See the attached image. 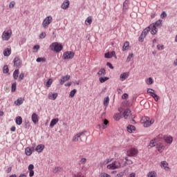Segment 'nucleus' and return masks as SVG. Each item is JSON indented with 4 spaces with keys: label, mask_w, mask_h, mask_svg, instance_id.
Here are the masks:
<instances>
[{
    "label": "nucleus",
    "mask_w": 177,
    "mask_h": 177,
    "mask_svg": "<svg viewBox=\"0 0 177 177\" xmlns=\"http://www.w3.org/2000/svg\"><path fill=\"white\" fill-rule=\"evenodd\" d=\"M49 48L50 50H53V52H55V53H59V52L63 50V45L58 42L52 43Z\"/></svg>",
    "instance_id": "f257e3e1"
},
{
    "label": "nucleus",
    "mask_w": 177,
    "mask_h": 177,
    "mask_svg": "<svg viewBox=\"0 0 177 177\" xmlns=\"http://www.w3.org/2000/svg\"><path fill=\"white\" fill-rule=\"evenodd\" d=\"M108 169H118V168H121V162L118 160H115L111 164H109L106 166Z\"/></svg>",
    "instance_id": "f03ea898"
},
{
    "label": "nucleus",
    "mask_w": 177,
    "mask_h": 177,
    "mask_svg": "<svg viewBox=\"0 0 177 177\" xmlns=\"http://www.w3.org/2000/svg\"><path fill=\"white\" fill-rule=\"evenodd\" d=\"M153 124H154L153 118L150 119V118H149V117L145 118V119H144L145 128H149V127H151V125H153Z\"/></svg>",
    "instance_id": "7ed1b4c3"
},
{
    "label": "nucleus",
    "mask_w": 177,
    "mask_h": 177,
    "mask_svg": "<svg viewBox=\"0 0 177 177\" xmlns=\"http://www.w3.org/2000/svg\"><path fill=\"white\" fill-rule=\"evenodd\" d=\"M74 57V53L73 51H66L63 53L62 59L64 60L71 59Z\"/></svg>",
    "instance_id": "20e7f679"
},
{
    "label": "nucleus",
    "mask_w": 177,
    "mask_h": 177,
    "mask_svg": "<svg viewBox=\"0 0 177 177\" xmlns=\"http://www.w3.org/2000/svg\"><path fill=\"white\" fill-rule=\"evenodd\" d=\"M12 37V30L4 31L2 33L1 39L3 41H9Z\"/></svg>",
    "instance_id": "39448f33"
},
{
    "label": "nucleus",
    "mask_w": 177,
    "mask_h": 177,
    "mask_svg": "<svg viewBox=\"0 0 177 177\" xmlns=\"http://www.w3.org/2000/svg\"><path fill=\"white\" fill-rule=\"evenodd\" d=\"M52 20H53L52 16H48L47 17H46L42 22V26L44 27V28H46L48 26H49V24L52 23Z\"/></svg>",
    "instance_id": "423d86ee"
},
{
    "label": "nucleus",
    "mask_w": 177,
    "mask_h": 177,
    "mask_svg": "<svg viewBox=\"0 0 177 177\" xmlns=\"http://www.w3.org/2000/svg\"><path fill=\"white\" fill-rule=\"evenodd\" d=\"M138 154V149L136 148H131L127 150V155L129 157H135Z\"/></svg>",
    "instance_id": "0eeeda50"
},
{
    "label": "nucleus",
    "mask_w": 177,
    "mask_h": 177,
    "mask_svg": "<svg viewBox=\"0 0 177 177\" xmlns=\"http://www.w3.org/2000/svg\"><path fill=\"white\" fill-rule=\"evenodd\" d=\"M149 27L150 28L151 34L152 35H156L157 32H158V29H157L156 26H154L152 24H151Z\"/></svg>",
    "instance_id": "6e6552de"
},
{
    "label": "nucleus",
    "mask_w": 177,
    "mask_h": 177,
    "mask_svg": "<svg viewBox=\"0 0 177 177\" xmlns=\"http://www.w3.org/2000/svg\"><path fill=\"white\" fill-rule=\"evenodd\" d=\"M163 139L167 145H171L172 142H174V138L171 136H164Z\"/></svg>",
    "instance_id": "1a4fd4ad"
},
{
    "label": "nucleus",
    "mask_w": 177,
    "mask_h": 177,
    "mask_svg": "<svg viewBox=\"0 0 177 177\" xmlns=\"http://www.w3.org/2000/svg\"><path fill=\"white\" fill-rule=\"evenodd\" d=\"M85 132H86V131H82V132L78 133L76 135H75L73 138V142H78L80 140V138H81V136H82V135H84V133H85Z\"/></svg>",
    "instance_id": "9d476101"
},
{
    "label": "nucleus",
    "mask_w": 177,
    "mask_h": 177,
    "mask_svg": "<svg viewBox=\"0 0 177 177\" xmlns=\"http://www.w3.org/2000/svg\"><path fill=\"white\" fill-rule=\"evenodd\" d=\"M131 115L132 114L131 113V110H129V109H127L124 111L123 117L124 118H125V120H128V118H129V117H131Z\"/></svg>",
    "instance_id": "9b49d317"
},
{
    "label": "nucleus",
    "mask_w": 177,
    "mask_h": 177,
    "mask_svg": "<svg viewBox=\"0 0 177 177\" xmlns=\"http://www.w3.org/2000/svg\"><path fill=\"white\" fill-rule=\"evenodd\" d=\"M68 6H70V1L64 0V1L61 5V8L66 10V9H68Z\"/></svg>",
    "instance_id": "f8f14e48"
},
{
    "label": "nucleus",
    "mask_w": 177,
    "mask_h": 177,
    "mask_svg": "<svg viewBox=\"0 0 177 177\" xmlns=\"http://www.w3.org/2000/svg\"><path fill=\"white\" fill-rule=\"evenodd\" d=\"M129 9V0H125L122 6V11L127 12Z\"/></svg>",
    "instance_id": "ddd939ff"
},
{
    "label": "nucleus",
    "mask_w": 177,
    "mask_h": 177,
    "mask_svg": "<svg viewBox=\"0 0 177 177\" xmlns=\"http://www.w3.org/2000/svg\"><path fill=\"white\" fill-rule=\"evenodd\" d=\"M128 77H129V72H125L120 74V80L122 82H124L125 80H127V78H128Z\"/></svg>",
    "instance_id": "4468645a"
},
{
    "label": "nucleus",
    "mask_w": 177,
    "mask_h": 177,
    "mask_svg": "<svg viewBox=\"0 0 177 177\" xmlns=\"http://www.w3.org/2000/svg\"><path fill=\"white\" fill-rule=\"evenodd\" d=\"M107 125H109V120L106 119H102V125L99 124L98 127L100 128H102V129H106V128H107Z\"/></svg>",
    "instance_id": "2eb2a0df"
},
{
    "label": "nucleus",
    "mask_w": 177,
    "mask_h": 177,
    "mask_svg": "<svg viewBox=\"0 0 177 177\" xmlns=\"http://www.w3.org/2000/svg\"><path fill=\"white\" fill-rule=\"evenodd\" d=\"M68 80H70V75H66V76H63L60 81H59V84L60 85H63L64 84V82H67V81H68Z\"/></svg>",
    "instance_id": "dca6fc26"
},
{
    "label": "nucleus",
    "mask_w": 177,
    "mask_h": 177,
    "mask_svg": "<svg viewBox=\"0 0 177 177\" xmlns=\"http://www.w3.org/2000/svg\"><path fill=\"white\" fill-rule=\"evenodd\" d=\"M14 66L15 67H19V66H21V61L20 60L19 57H16L14 59Z\"/></svg>",
    "instance_id": "f3484780"
},
{
    "label": "nucleus",
    "mask_w": 177,
    "mask_h": 177,
    "mask_svg": "<svg viewBox=\"0 0 177 177\" xmlns=\"http://www.w3.org/2000/svg\"><path fill=\"white\" fill-rule=\"evenodd\" d=\"M115 57V51H112L111 53H106L104 54V57L106 59H111V57Z\"/></svg>",
    "instance_id": "a211bd4d"
},
{
    "label": "nucleus",
    "mask_w": 177,
    "mask_h": 177,
    "mask_svg": "<svg viewBox=\"0 0 177 177\" xmlns=\"http://www.w3.org/2000/svg\"><path fill=\"white\" fill-rule=\"evenodd\" d=\"M32 121L34 124H37L38 121H39V118L38 117V115H37V113H34L32 114Z\"/></svg>",
    "instance_id": "6ab92c4d"
},
{
    "label": "nucleus",
    "mask_w": 177,
    "mask_h": 177,
    "mask_svg": "<svg viewBox=\"0 0 177 177\" xmlns=\"http://www.w3.org/2000/svg\"><path fill=\"white\" fill-rule=\"evenodd\" d=\"M23 103H24V99L23 97L18 98L15 101V104H16V106H21Z\"/></svg>",
    "instance_id": "aec40b11"
},
{
    "label": "nucleus",
    "mask_w": 177,
    "mask_h": 177,
    "mask_svg": "<svg viewBox=\"0 0 177 177\" xmlns=\"http://www.w3.org/2000/svg\"><path fill=\"white\" fill-rule=\"evenodd\" d=\"M127 132H129V133H132L133 131H136V128L135 127V126L131 125V124H129L127 126Z\"/></svg>",
    "instance_id": "412c9836"
},
{
    "label": "nucleus",
    "mask_w": 177,
    "mask_h": 177,
    "mask_svg": "<svg viewBox=\"0 0 177 177\" xmlns=\"http://www.w3.org/2000/svg\"><path fill=\"white\" fill-rule=\"evenodd\" d=\"M45 149V145H39L37 146L35 150L37 153H42L43 150Z\"/></svg>",
    "instance_id": "4be33fe9"
},
{
    "label": "nucleus",
    "mask_w": 177,
    "mask_h": 177,
    "mask_svg": "<svg viewBox=\"0 0 177 177\" xmlns=\"http://www.w3.org/2000/svg\"><path fill=\"white\" fill-rule=\"evenodd\" d=\"M98 77H104L106 75V69L104 68H102L98 72H97Z\"/></svg>",
    "instance_id": "5701e85b"
},
{
    "label": "nucleus",
    "mask_w": 177,
    "mask_h": 177,
    "mask_svg": "<svg viewBox=\"0 0 177 177\" xmlns=\"http://www.w3.org/2000/svg\"><path fill=\"white\" fill-rule=\"evenodd\" d=\"M3 56L8 57L10 56V54L12 53V49L11 48H6L3 52Z\"/></svg>",
    "instance_id": "b1692460"
},
{
    "label": "nucleus",
    "mask_w": 177,
    "mask_h": 177,
    "mask_svg": "<svg viewBox=\"0 0 177 177\" xmlns=\"http://www.w3.org/2000/svg\"><path fill=\"white\" fill-rule=\"evenodd\" d=\"M57 122H59V118L53 119L50 123V128H53V127L55 126Z\"/></svg>",
    "instance_id": "393cba45"
},
{
    "label": "nucleus",
    "mask_w": 177,
    "mask_h": 177,
    "mask_svg": "<svg viewBox=\"0 0 177 177\" xmlns=\"http://www.w3.org/2000/svg\"><path fill=\"white\" fill-rule=\"evenodd\" d=\"M57 97V93L48 94V99H50V100H56Z\"/></svg>",
    "instance_id": "a878e982"
},
{
    "label": "nucleus",
    "mask_w": 177,
    "mask_h": 177,
    "mask_svg": "<svg viewBox=\"0 0 177 177\" xmlns=\"http://www.w3.org/2000/svg\"><path fill=\"white\" fill-rule=\"evenodd\" d=\"M155 27H161L162 26V20L158 19L155 23L151 24Z\"/></svg>",
    "instance_id": "bb28decb"
},
{
    "label": "nucleus",
    "mask_w": 177,
    "mask_h": 177,
    "mask_svg": "<svg viewBox=\"0 0 177 177\" xmlns=\"http://www.w3.org/2000/svg\"><path fill=\"white\" fill-rule=\"evenodd\" d=\"M109 80H110V77H109L101 76L99 78V81L101 84H104V82H106V81H109Z\"/></svg>",
    "instance_id": "cd10ccee"
},
{
    "label": "nucleus",
    "mask_w": 177,
    "mask_h": 177,
    "mask_svg": "<svg viewBox=\"0 0 177 177\" xmlns=\"http://www.w3.org/2000/svg\"><path fill=\"white\" fill-rule=\"evenodd\" d=\"M15 122L17 125H21V124H23V118H21V116H17L16 118Z\"/></svg>",
    "instance_id": "c85d7f7f"
},
{
    "label": "nucleus",
    "mask_w": 177,
    "mask_h": 177,
    "mask_svg": "<svg viewBox=\"0 0 177 177\" xmlns=\"http://www.w3.org/2000/svg\"><path fill=\"white\" fill-rule=\"evenodd\" d=\"M19 74H20L19 69H16L12 74L14 80H17L19 78Z\"/></svg>",
    "instance_id": "c756f323"
},
{
    "label": "nucleus",
    "mask_w": 177,
    "mask_h": 177,
    "mask_svg": "<svg viewBox=\"0 0 177 177\" xmlns=\"http://www.w3.org/2000/svg\"><path fill=\"white\" fill-rule=\"evenodd\" d=\"M156 149L158 150V151H161V150H162L163 147H164V144L161 143V142H158L156 144Z\"/></svg>",
    "instance_id": "7c9ffc66"
},
{
    "label": "nucleus",
    "mask_w": 177,
    "mask_h": 177,
    "mask_svg": "<svg viewBox=\"0 0 177 177\" xmlns=\"http://www.w3.org/2000/svg\"><path fill=\"white\" fill-rule=\"evenodd\" d=\"M150 31V27H147L145 29L143 30L142 35H144V37H146L147 34H149V32Z\"/></svg>",
    "instance_id": "2f4dec72"
},
{
    "label": "nucleus",
    "mask_w": 177,
    "mask_h": 177,
    "mask_svg": "<svg viewBox=\"0 0 177 177\" xmlns=\"http://www.w3.org/2000/svg\"><path fill=\"white\" fill-rule=\"evenodd\" d=\"M161 167H162L165 171H168V169H169V167H168V163H167V162L163 161L161 162Z\"/></svg>",
    "instance_id": "473e14b6"
},
{
    "label": "nucleus",
    "mask_w": 177,
    "mask_h": 177,
    "mask_svg": "<svg viewBox=\"0 0 177 177\" xmlns=\"http://www.w3.org/2000/svg\"><path fill=\"white\" fill-rule=\"evenodd\" d=\"M25 153H26V156H30L31 154H32V149L30 147H27L25 149Z\"/></svg>",
    "instance_id": "72a5a7b5"
},
{
    "label": "nucleus",
    "mask_w": 177,
    "mask_h": 177,
    "mask_svg": "<svg viewBox=\"0 0 177 177\" xmlns=\"http://www.w3.org/2000/svg\"><path fill=\"white\" fill-rule=\"evenodd\" d=\"M85 24L86 26L92 24V17L89 16L85 21Z\"/></svg>",
    "instance_id": "f704fd0d"
},
{
    "label": "nucleus",
    "mask_w": 177,
    "mask_h": 177,
    "mask_svg": "<svg viewBox=\"0 0 177 177\" xmlns=\"http://www.w3.org/2000/svg\"><path fill=\"white\" fill-rule=\"evenodd\" d=\"M113 118L115 121H120L121 120V113H115Z\"/></svg>",
    "instance_id": "c9c22d12"
},
{
    "label": "nucleus",
    "mask_w": 177,
    "mask_h": 177,
    "mask_svg": "<svg viewBox=\"0 0 177 177\" xmlns=\"http://www.w3.org/2000/svg\"><path fill=\"white\" fill-rule=\"evenodd\" d=\"M128 48H129V41H126L122 47V50L123 52H125V50H127V49H128Z\"/></svg>",
    "instance_id": "e433bc0d"
},
{
    "label": "nucleus",
    "mask_w": 177,
    "mask_h": 177,
    "mask_svg": "<svg viewBox=\"0 0 177 177\" xmlns=\"http://www.w3.org/2000/svg\"><path fill=\"white\" fill-rule=\"evenodd\" d=\"M110 102V98L109 97H106L104 99V106H105L106 107H107V106H109V103Z\"/></svg>",
    "instance_id": "4c0bfd02"
},
{
    "label": "nucleus",
    "mask_w": 177,
    "mask_h": 177,
    "mask_svg": "<svg viewBox=\"0 0 177 177\" xmlns=\"http://www.w3.org/2000/svg\"><path fill=\"white\" fill-rule=\"evenodd\" d=\"M157 145V142H156V139L151 140L150 141L149 146L150 147H155Z\"/></svg>",
    "instance_id": "58836bf2"
},
{
    "label": "nucleus",
    "mask_w": 177,
    "mask_h": 177,
    "mask_svg": "<svg viewBox=\"0 0 177 177\" xmlns=\"http://www.w3.org/2000/svg\"><path fill=\"white\" fill-rule=\"evenodd\" d=\"M36 62L37 63H41V62H42L43 63H45V62H46V58H45V57H38L36 59Z\"/></svg>",
    "instance_id": "ea45409f"
},
{
    "label": "nucleus",
    "mask_w": 177,
    "mask_h": 177,
    "mask_svg": "<svg viewBox=\"0 0 177 177\" xmlns=\"http://www.w3.org/2000/svg\"><path fill=\"white\" fill-rule=\"evenodd\" d=\"M3 74H8V73H9V67H8V65H5L3 66Z\"/></svg>",
    "instance_id": "a19ab883"
},
{
    "label": "nucleus",
    "mask_w": 177,
    "mask_h": 177,
    "mask_svg": "<svg viewBox=\"0 0 177 177\" xmlns=\"http://www.w3.org/2000/svg\"><path fill=\"white\" fill-rule=\"evenodd\" d=\"M147 176L148 177H155V176H157V174L156 173V171H149L147 174Z\"/></svg>",
    "instance_id": "79ce46f5"
},
{
    "label": "nucleus",
    "mask_w": 177,
    "mask_h": 177,
    "mask_svg": "<svg viewBox=\"0 0 177 177\" xmlns=\"http://www.w3.org/2000/svg\"><path fill=\"white\" fill-rule=\"evenodd\" d=\"M75 93H77V89H73L70 92L69 97H73V96H75Z\"/></svg>",
    "instance_id": "37998d69"
},
{
    "label": "nucleus",
    "mask_w": 177,
    "mask_h": 177,
    "mask_svg": "<svg viewBox=\"0 0 177 177\" xmlns=\"http://www.w3.org/2000/svg\"><path fill=\"white\" fill-rule=\"evenodd\" d=\"M152 97H153L154 100L156 102H158L160 97L158 95H157V94H156L155 93H153L151 95Z\"/></svg>",
    "instance_id": "c03bdc74"
},
{
    "label": "nucleus",
    "mask_w": 177,
    "mask_h": 177,
    "mask_svg": "<svg viewBox=\"0 0 177 177\" xmlns=\"http://www.w3.org/2000/svg\"><path fill=\"white\" fill-rule=\"evenodd\" d=\"M17 84L16 82L13 83L11 86V92H16V86Z\"/></svg>",
    "instance_id": "a18cd8bd"
},
{
    "label": "nucleus",
    "mask_w": 177,
    "mask_h": 177,
    "mask_svg": "<svg viewBox=\"0 0 177 177\" xmlns=\"http://www.w3.org/2000/svg\"><path fill=\"white\" fill-rule=\"evenodd\" d=\"M133 57V53H129L127 59V63H129V62H131V59Z\"/></svg>",
    "instance_id": "49530a36"
},
{
    "label": "nucleus",
    "mask_w": 177,
    "mask_h": 177,
    "mask_svg": "<svg viewBox=\"0 0 177 177\" xmlns=\"http://www.w3.org/2000/svg\"><path fill=\"white\" fill-rule=\"evenodd\" d=\"M53 80L52 79H48V81L46 82V86L47 88H50V85H52Z\"/></svg>",
    "instance_id": "de8ad7c7"
},
{
    "label": "nucleus",
    "mask_w": 177,
    "mask_h": 177,
    "mask_svg": "<svg viewBox=\"0 0 177 177\" xmlns=\"http://www.w3.org/2000/svg\"><path fill=\"white\" fill-rule=\"evenodd\" d=\"M100 177H111V176H110V174H108L107 173H101L100 174Z\"/></svg>",
    "instance_id": "09e8293b"
},
{
    "label": "nucleus",
    "mask_w": 177,
    "mask_h": 177,
    "mask_svg": "<svg viewBox=\"0 0 177 177\" xmlns=\"http://www.w3.org/2000/svg\"><path fill=\"white\" fill-rule=\"evenodd\" d=\"M18 77V81H22V80H24V73H20Z\"/></svg>",
    "instance_id": "8fccbe9b"
},
{
    "label": "nucleus",
    "mask_w": 177,
    "mask_h": 177,
    "mask_svg": "<svg viewBox=\"0 0 177 177\" xmlns=\"http://www.w3.org/2000/svg\"><path fill=\"white\" fill-rule=\"evenodd\" d=\"M124 175H125V170L120 172L119 174H118L115 177H122L124 176Z\"/></svg>",
    "instance_id": "3c124183"
},
{
    "label": "nucleus",
    "mask_w": 177,
    "mask_h": 177,
    "mask_svg": "<svg viewBox=\"0 0 177 177\" xmlns=\"http://www.w3.org/2000/svg\"><path fill=\"white\" fill-rule=\"evenodd\" d=\"M153 84V78L149 77L147 80V85H151Z\"/></svg>",
    "instance_id": "603ef678"
},
{
    "label": "nucleus",
    "mask_w": 177,
    "mask_h": 177,
    "mask_svg": "<svg viewBox=\"0 0 177 177\" xmlns=\"http://www.w3.org/2000/svg\"><path fill=\"white\" fill-rule=\"evenodd\" d=\"M46 37V33L45 32H42L40 35H39V38L40 39H44V38H45Z\"/></svg>",
    "instance_id": "864d4df0"
},
{
    "label": "nucleus",
    "mask_w": 177,
    "mask_h": 177,
    "mask_svg": "<svg viewBox=\"0 0 177 177\" xmlns=\"http://www.w3.org/2000/svg\"><path fill=\"white\" fill-rule=\"evenodd\" d=\"M61 169H62V167H56L54 169L53 172H54V174H57V172H59Z\"/></svg>",
    "instance_id": "5fc2aeb1"
},
{
    "label": "nucleus",
    "mask_w": 177,
    "mask_h": 177,
    "mask_svg": "<svg viewBox=\"0 0 177 177\" xmlns=\"http://www.w3.org/2000/svg\"><path fill=\"white\" fill-rule=\"evenodd\" d=\"M15 5H16V3L15 2V1H11L9 4L10 9L15 8Z\"/></svg>",
    "instance_id": "6e6d98bb"
},
{
    "label": "nucleus",
    "mask_w": 177,
    "mask_h": 177,
    "mask_svg": "<svg viewBox=\"0 0 177 177\" xmlns=\"http://www.w3.org/2000/svg\"><path fill=\"white\" fill-rule=\"evenodd\" d=\"M19 45L21 46V45H24V44H26V39L25 38H21L19 41Z\"/></svg>",
    "instance_id": "4d7b16f0"
},
{
    "label": "nucleus",
    "mask_w": 177,
    "mask_h": 177,
    "mask_svg": "<svg viewBox=\"0 0 177 177\" xmlns=\"http://www.w3.org/2000/svg\"><path fill=\"white\" fill-rule=\"evenodd\" d=\"M145 38H146V36L142 35L141 34L140 36L139 37V41H140V42H143V41L145 40Z\"/></svg>",
    "instance_id": "13d9d810"
},
{
    "label": "nucleus",
    "mask_w": 177,
    "mask_h": 177,
    "mask_svg": "<svg viewBox=\"0 0 177 177\" xmlns=\"http://www.w3.org/2000/svg\"><path fill=\"white\" fill-rule=\"evenodd\" d=\"M157 49L158 50H163L164 45L158 44Z\"/></svg>",
    "instance_id": "bf43d9fd"
},
{
    "label": "nucleus",
    "mask_w": 177,
    "mask_h": 177,
    "mask_svg": "<svg viewBox=\"0 0 177 177\" xmlns=\"http://www.w3.org/2000/svg\"><path fill=\"white\" fill-rule=\"evenodd\" d=\"M85 162H86V158H82L80 160V162H79V164H85Z\"/></svg>",
    "instance_id": "052dcab7"
},
{
    "label": "nucleus",
    "mask_w": 177,
    "mask_h": 177,
    "mask_svg": "<svg viewBox=\"0 0 177 177\" xmlns=\"http://www.w3.org/2000/svg\"><path fill=\"white\" fill-rule=\"evenodd\" d=\"M147 93H150L151 96L154 93V90L153 88H148Z\"/></svg>",
    "instance_id": "680f3d73"
},
{
    "label": "nucleus",
    "mask_w": 177,
    "mask_h": 177,
    "mask_svg": "<svg viewBox=\"0 0 177 177\" xmlns=\"http://www.w3.org/2000/svg\"><path fill=\"white\" fill-rule=\"evenodd\" d=\"M160 17L161 19H165V17H167V12H165V11H163L162 12V14L160 15Z\"/></svg>",
    "instance_id": "e2e57ef3"
},
{
    "label": "nucleus",
    "mask_w": 177,
    "mask_h": 177,
    "mask_svg": "<svg viewBox=\"0 0 177 177\" xmlns=\"http://www.w3.org/2000/svg\"><path fill=\"white\" fill-rule=\"evenodd\" d=\"M28 169V171H33L32 169H34V165L32 164L29 165Z\"/></svg>",
    "instance_id": "0e129e2a"
},
{
    "label": "nucleus",
    "mask_w": 177,
    "mask_h": 177,
    "mask_svg": "<svg viewBox=\"0 0 177 177\" xmlns=\"http://www.w3.org/2000/svg\"><path fill=\"white\" fill-rule=\"evenodd\" d=\"M106 66L108 67H109V68H111V70H113L114 68V66H113V64H111V63H110V62H107Z\"/></svg>",
    "instance_id": "69168bd1"
},
{
    "label": "nucleus",
    "mask_w": 177,
    "mask_h": 177,
    "mask_svg": "<svg viewBox=\"0 0 177 177\" xmlns=\"http://www.w3.org/2000/svg\"><path fill=\"white\" fill-rule=\"evenodd\" d=\"M127 97H128V93H124V94L122 95V99H123V100L127 99Z\"/></svg>",
    "instance_id": "338daca9"
},
{
    "label": "nucleus",
    "mask_w": 177,
    "mask_h": 177,
    "mask_svg": "<svg viewBox=\"0 0 177 177\" xmlns=\"http://www.w3.org/2000/svg\"><path fill=\"white\" fill-rule=\"evenodd\" d=\"M74 177H84V176H82V173H77V174H75Z\"/></svg>",
    "instance_id": "774afa93"
}]
</instances>
